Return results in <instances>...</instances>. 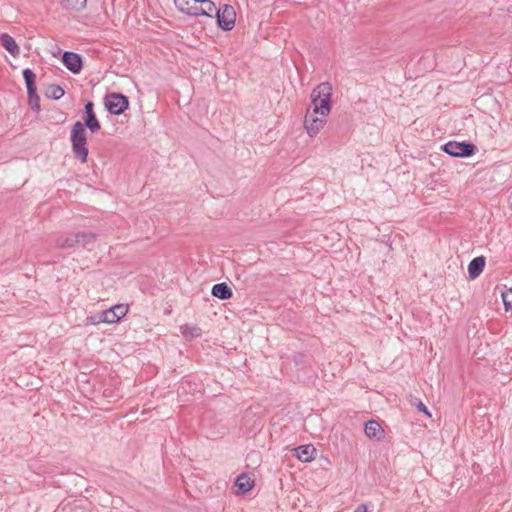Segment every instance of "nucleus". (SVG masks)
I'll return each mask as SVG.
<instances>
[{"label": "nucleus", "instance_id": "a211bd4d", "mask_svg": "<svg viewBox=\"0 0 512 512\" xmlns=\"http://www.w3.org/2000/svg\"><path fill=\"white\" fill-rule=\"evenodd\" d=\"M181 333L186 339H193L201 335V329L198 326L183 325L180 327Z\"/></svg>", "mask_w": 512, "mask_h": 512}, {"label": "nucleus", "instance_id": "cd10ccee", "mask_svg": "<svg viewBox=\"0 0 512 512\" xmlns=\"http://www.w3.org/2000/svg\"><path fill=\"white\" fill-rule=\"evenodd\" d=\"M354 512H367V508L365 505H359Z\"/></svg>", "mask_w": 512, "mask_h": 512}, {"label": "nucleus", "instance_id": "2eb2a0df", "mask_svg": "<svg viewBox=\"0 0 512 512\" xmlns=\"http://www.w3.org/2000/svg\"><path fill=\"white\" fill-rule=\"evenodd\" d=\"M211 294L220 300H228L233 296L232 289L225 282L213 285Z\"/></svg>", "mask_w": 512, "mask_h": 512}, {"label": "nucleus", "instance_id": "f03ea898", "mask_svg": "<svg viewBox=\"0 0 512 512\" xmlns=\"http://www.w3.org/2000/svg\"><path fill=\"white\" fill-rule=\"evenodd\" d=\"M332 85L329 82H322L317 85L311 93V104L314 113L328 116L331 111Z\"/></svg>", "mask_w": 512, "mask_h": 512}, {"label": "nucleus", "instance_id": "423d86ee", "mask_svg": "<svg viewBox=\"0 0 512 512\" xmlns=\"http://www.w3.org/2000/svg\"><path fill=\"white\" fill-rule=\"evenodd\" d=\"M105 107L111 114H121L128 107V99L122 94H110L105 97Z\"/></svg>", "mask_w": 512, "mask_h": 512}, {"label": "nucleus", "instance_id": "412c9836", "mask_svg": "<svg viewBox=\"0 0 512 512\" xmlns=\"http://www.w3.org/2000/svg\"><path fill=\"white\" fill-rule=\"evenodd\" d=\"M64 93L63 88L58 85H51L47 89V96L55 100L63 97Z\"/></svg>", "mask_w": 512, "mask_h": 512}, {"label": "nucleus", "instance_id": "f3484780", "mask_svg": "<svg viewBox=\"0 0 512 512\" xmlns=\"http://www.w3.org/2000/svg\"><path fill=\"white\" fill-rule=\"evenodd\" d=\"M23 77L25 79L28 94L35 92L36 91V87H35L36 76H35L34 72L28 68L24 69Z\"/></svg>", "mask_w": 512, "mask_h": 512}, {"label": "nucleus", "instance_id": "393cba45", "mask_svg": "<svg viewBox=\"0 0 512 512\" xmlns=\"http://www.w3.org/2000/svg\"><path fill=\"white\" fill-rule=\"evenodd\" d=\"M503 303L506 310H512V288L502 294Z\"/></svg>", "mask_w": 512, "mask_h": 512}, {"label": "nucleus", "instance_id": "9b49d317", "mask_svg": "<svg viewBox=\"0 0 512 512\" xmlns=\"http://www.w3.org/2000/svg\"><path fill=\"white\" fill-rule=\"evenodd\" d=\"M218 8L215 3L211 0H199V6L197 9H194L196 12V16H207L214 17Z\"/></svg>", "mask_w": 512, "mask_h": 512}, {"label": "nucleus", "instance_id": "f257e3e1", "mask_svg": "<svg viewBox=\"0 0 512 512\" xmlns=\"http://www.w3.org/2000/svg\"><path fill=\"white\" fill-rule=\"evenodd\" d=\"M85 113L87 115V118L85 120V124L77 121L73 124L71 129V144H72V151L78 159L82 163L87 162L88 158V148H87V132L85 127H87L92 133L98 132L101 128L100 123L98 119L95 116V113L93 111V103L88 102L85 105Z\"/></svg>", "mask_w": 512, "mask_h": 512}, {"label": "nucleus", "instance_id": "b1692460", "mask_svg": "<svg viewBox=\"0 0 512 512\" xmlns=\"http://www.w3.org/2000/svg\"><path fill=\"white\" fill-rule=\"evenodd\" d=\"M29 97V105L32 110L39 111L40 110V98L37 95L36 91L28 94Z\"/></svg>", "mask_w": 512, "mask_h": 512}, {"label": "nucleus", "instance_id": "6ab92c4d", "mask_svg": "<svg viewBox=\"0 0 512 512\" xmlns=\"http://www.w3.org/2000/svg\"><path fill=\"white\" fill-rule=\"evenodd\" d=\"M255 482H234L232 492L236 495H243L253 489Z\"/></svg>", "mask_w": 512, "mask_h": 512}, {"label": "nucleus", "instance_id": "39448f33", "mask_svg": "<svg viewBox=\"0 0 512 512\" xmlns=\"http://www.w3.org/2000/svg\"><path fill=\"white\" fill-rule=\"evenodd\" d=\"M319 113H314V110L309 109L304 118V128L310 137L316 136L326 124L327 116H317Z\"/></svg>", "mask_w": 512, "mask_h": 512}, {"label": "nucleus", "instance_id": "7ed1b4c3", "mask_svg": "<svg viewBox=\"0 0 512 512\" xmlns=\"http://www.w3.org/2000/svg\"><path fill=\"white\" fill-rule=\"evenodd\" d=\"M443 151L453 157H471L476 151L477 147L469 142L449 141L442 147Z\"/></svg>", "mask_w": 512, "mask_h": 512}, {"label": "nucleus", "instance_id": "4be33fe9", "mask_svg": "<svg viewBox=\"0 0 512 512\" xmlns=\"http://www.w3.org/2000/svg\"><path fill=\"white\" fill-rule=\"evenodd\" d=\"M87 0H63V4L67 8L80 10L86 6Z\"/></svg>", "mask_w": 512, "mask_h": 512}, {"label": "nucleus", "instance_id": "9d476101", "mask_svg": "<svg viewBox=\"0 0 512 512\" xmlns=\"http://www.w3.org/2000/svg\"><path fill=\"white\" fill-rule=\"evenodd\" d=\"M0 44L6 49L13 57L20 55V47L12 36L7 33L0 34Z\"/></svg>", "mask_w": 512, "mask_h": 512}, {"label": "nucleus", "instance_id": "20e7f679", "mask_svg": "<svg viewBox=\"0 0 512 512\" xmlns=\"http://www.w3.org/2000/svg\"><path fill=\"white\" fill-rule=\"evenodd\" d=\"M215 17L217 19L218 26L223 31H230L234 28L236 13L231 5L224 4L222 7L218 8Z\"/></svg>", "mask_w": 512, "mask_h": 512}, {"label": "nucleus", "instance_id": "ddd939ff", "mask_svg": "<svg viewBox=\"0 0 512 512\" xmlns=\"http://www.w3.org/2000/svg\"><path fill=\"white\" fill-rule=\"evenodd\" d=\"M317 453L316 448L311 445H301L295 449L296 457L302 462H309L314 459V455Z\"/></svg>", "mask_w": 512, "mask_h": 512}, {"label": "nucleus", "instance_id": "bb28decb", "mask_svg": "<svg viewBox=\"0 0 512 512\" xmlns=\"http://www.w3.org/2000/svg\"><path fill=\"white\" fill-rule=\"evenodd\" d=\"M234 480H250V478L248 477L247 473L242 472L241 474L236 476V478Z\"/></svg>", "mask_w": 512, "mask_h": 512}, {"label": "nucleus", "instance_id": "4468645a", "mask_svg": "<svg viewBox=\"0 0 512 512\" xmlns=\"http://www.w3.org/2000/svg\"><path fill=\"white\" fill-rule=\"evenodd\" d=\"M176 8L190 16H196L194 9L199 6V0H174Z\"/></svg>", "mask_w": 512, "mask_h": 512}, {"label": "nucleus", "instance_id": "5701e85b", "mask_svg": "<svg viewBox=\"0 0 512 512\" xmlns=\"http://www.w3.org/2000/svg\"><path fill=\"white\" fill-rule=\"evenodd\" d=\"M100 323H106V320H104L103 311L93 314L91 316H88L86 318V322H85L86 325H97Z\"/></svg>", "mask_w": 512, "mask_h": 512}, {"label": "nucleus", "instance_id": "6e6552de", "mask_svg": "<svg viewBox=\"0 0 512 512\" xmlns=\"http://www.w3.org/2000/svg\"><path fill=\"white\" fill-rule=\"evenodd\" d=\"M62 61L65 67L74 74H78L82 69V59L77 53L66 51Z\"/></svg>", "mask_w": 512, "mask_h": 512}, {"label": "nucleus", "instance_id": "dca6fc26", "mask_svg": "<svg viewBox=\"0 0 512 512\" xmlns=\"http://www.w3.org/2000/svg\"><path fill=\"white\" fill-rule=\"evenodd\" d=\"M78 240L76 234H64L58 237L56 246L61 249L73 248L77 245Z\"/></svg>", "mask_w": 512, "mask_h": 512}, {"label": "nucleus", "instance_id": "a878e982", "mask_svg": "<svg viewBox=\"0 0 512 512\" xmlns=\"http://www.w3.org/2000/svg\"><path fill=\"white\" fill-rule=\"evenodd\" d=\"M411 403L415 405L419 411L423 412L428 417H431V414L429 413L427 407L423 404V402L420 399L415 398V400L412 401Z\"/></svg>", "mask_w": 512, "mask_h": 512}, {"label": "nucleus", "instance_id": "f8f14e48", "mask_svg": "<svg viewBox=\"0 0 512 512\" xmlns=\"http://www.w3.org/2000/svg\"><path fill=\"white\" fill-rule=\"evenodd\" d=\"M485 267V257L478 256L472 259L468 265V275L471 280L476 279Z\"/></svg>", "mask_w": 512, "mask_h": 512}, {"label": "nucleus", "instance_id": "1a4fd4ad", "mask_svg": "<svg viewBox=\"0 0 512 512\" xmlns=\"http://www.w3.org/2000/svg\"><path fill=\"white\" fill-rule=\"evenodd\" d=\"M365 435L370 439L380 441L384 438V429L376 420H369L365 423Z\"/></svg>", "mask_w": 512, "mask_h": 512}, {"label": "nucleus", "instance_id": "aec40b11", "mask_svg": "<svg viewBox=\"0 0 512 512\" xmlns=\"http://www.w3.org/2000/svg\"><path fill=\"white\" fill-rule=\"evenodd\" d=\"M78 243L81 244L84 247H88L89 245L93 244L95 241V235L90 232H80L76 234Z\"/></svg>", "mask_w": 512, "mask_h": 512}, {"label": "nucleus", "instance_id": "0eeeda50", "mask_svg": "<svg viewBox=\"0 0 512 512\" xmlns=\"http://www.w3.org/2000/svg\"><path fill=\"white\" fill-rule=\"evenodd\" d=\"M128 312V307L123 304L115 305L103 311L104 320L106 323L112 324L122 319Z\"/></svg>", "mask_w": 512, "mask_h": 512}]
</instances>
